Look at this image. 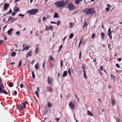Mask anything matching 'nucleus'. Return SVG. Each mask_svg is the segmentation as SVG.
<instances>
[{"label": "nucleus", "instance_id": "obj_49", "mask_svg": "<svg viewBox=\"0 0 122 122\" xmlns=\"http://www.w3.org/2000/svg\"><path fill=\"white\" fill-rule=\"evenodd\" d=\"M19 16H21L22 17H23L24 16V15L22 14H21L20 13L19 14Z\"/></svg>", "mask_w": 122, "mask_h": 122}, {"label": "nucleus", "instance_id": "obj_13", "mask_svg": "<svg viewBox=\"0 0 122 122\" xmlns=\"http://www.w3.org/2000/svg\"><path fill=\"white\" fill-rule=\"evenodd\" d=\"M38 63H37L35 65V66L36 70L37 71H38V70L39 69V67L38 66Z\"/></svg>", "mask_w": 122, "mask_h": 122}, {"label": "nucleus", "instance_id": "obj_7", "mask_svg": "<svg viewBox=\"0 0 122 122\" xmlns=\"http://www.w3.org/2000/svg\"><path fill=\"white\" fill-rule=\"evenodd\" d=\"M53 27L51 25H50L49 26H46V30H50L51 31L53 30Z\"/></svg>", "mask_w": 122, "mask_h": 122}, {"label": "nucleus", "instance_id": "obj_5", "mask_svg": "<svg viewBox=\"0 0 122 122\" xmlns=\"http://www.w3.org/2000/svg\"><path fill=\"white\" fill-rule=\"evenodd\" d=\"M53 81L52 78L48 76L47 77V82L49 85H51Z\"/></svg>", "mask_w": 122, "mask_h": 122}, {"label": "nucleus", "instance_id": "obj_40", "mask_svg": "<svg viewBox=\"0 0 122 122\" xmlns=\"http://www.w3.org/2000/svg\"><path fill=\"white\" fill-rule=\"evenodd\" d=\"M12 12V10L11 9H10V10H9V12H8L6 14L7 15L8 14H9L10 13Z\"/></svg>", "mask_w": 122, "mask_h": 122}, {"label": "nucleus", "instance_id": "obj_41", "mask_svg": "<svg viewBox=\"0 0 122 122\" xmlns=\"http://www.w3.org/2000/svg\"><path fill=\"white\" fill-rule=\"evenodd\" d=\"M68 72L69 74H70V75H71V72L70 68H69L68 69Z\"/></svg>", "mask_w": 122, "mask_h": 122}, {"label": "nucleus", "instance_id": "obj_34", "mask_svg": "<svg viewBox=\"0 0 122 122\" xmlns=\"http://www.w3.org/2000/svg\"><path fill=\"white\" fill-rule=\"evenodd\" d=\"M21 60H20V61L19 62V64L18 65V66L19 67H20L21 66Z\"/></svg>", "mask_w": 122, "mask_h": 122}, {"label": "nucleus", "instance_id": "obj_48", "mask_svg": "<svg viewBox=\"0 0 122 122\" xmlns=\"http://www.w3.org/2000/svg\"><path fill=\"white\" fill-rule=\"evenodd\" d=\"M82 38L80 40V42H79V44H81L82 43Z\"/></svg>", "mask_w": 122, "mask_h": 122}, {"label": "nucleus", "instance_id": "obj_3", "mask_svg": "<svg viewBox=\"0 0 122 122\" xmlns=\"http://www.w3.org/2000/svg\"><path fill=\"white\" fill-rule=\"evenodd\" d=\"M2 86L3 88H4V85L2 84H1L0 85V92L2 93H4L6 95L8 94V93L7 91H6L4 89H2L1 86Z\"/></svg>", "mask_w": 122, "mask_h": 122}, {"label": "nucleus", "instance_id": "obj_26", "mask_svg": "<svg viewBox=\"0 0 122 122\" xmlns=\"http://www.w3.org/2000/svg\"><path fill=\"white\" fill-rule=\"evenodd\" d=\"M88 24V23H87V22H85L83 25V28H84L85 26L86 27V28Z\"/></svg>", "mask_w": 122, "mask_h": 122}, {"label": "nucleus", "instance_id": "obj_37", "mask_svg": "<svg viewBox=\"0 0 122 122\" xmlns=\"http://www.w3.org/2000/svg\"><path fill=\"white\" fill-rule=\"evenodd\" d=\"M62 47V45L61 44L60 46L59 47V51L58 52H59L61 50Z\"/></svg>", "mask_w": 122, "mask_h": 122}, {"label": "nucleus", "instance_id": "obj_16", "mask_svg": "<svg viewBox=\"0 0 122 122\" xmlns=\"http://www.w3.org/2000/svg\"><path fill=\"white\" fill-rule=\"evenodd\" d=\"M67 74V71H65L63 73V75L62 77H65L66 76Z\"/></svg>", "mask_w": 122, "mask_h": 122}, {"label": "nucleus", "instance_id": "obj_4", "mask_svg": "<svg viewBox=\"0 0 122 122\" xmlns=\"http://www.w3.org/2000/svg\"><path fill=\"white\" fill-rule=\"evenodd\" d=\"M68 7L70 10H72L74 9V7L72 3L71 2L68 4Z\"/></svg>", "mask_w": 122, "mask_h": 122}, {"label": "nucleus", "instance_id": "obj_20", "mask_svg": "<svg viewBox=\"0 0 122 122\" xmlns=\"http://www.w3.org/2000/svg\"><path fill=\"white\" fill-rule=\"evenodd\" d=\"M69 24L70 25L69 27L70 28H71L73 26L74 24V23L73 22H70L69 23Z\"/></svg>", "mask_w": 122, "mask_h": 122}, {"label": "nucleus", "instance_id": "obj_47", "mask_svg": "<svg viewBox=\"0 0 122 122\" xmlns=\"http://www.w3.org/2000/svg\"><path fill=\"white\" fill-rule=\"evenodd\" d=\"M116 67L117 68H119L120 67V66L118 64V63H117L116 64Z\"/></svg>", "mask_w": 122, "mask_h": 122}, {"label": "nucleus", "instance_id": "obj_32", "mask_svg": "<svg viewBox=\"0 0 122 122\" xmlns=\"http://www.w3.org/2000/svg\"><path fill=\"white\" fill-rule=\"evenodd\" d=\"M39 52L38 51V47L37 48H36L35 50V52L36 53H38Z\"/></svg>", "mask_w": 122, "mask_h": 122}, {"label": "nucleus", "instance_id": "obj_31", "mask_svg": "<svg viewBox=\"0 0 122 122\" xmlns=\"http://www.w3.org/2000/svg\"><path fill=\"white\" fill-rule=\"evenodd\" d=\"M80 1L79 0H76L75 1V3L77 4H79L80 3Z\"/></svg>", "mask_w": 122, "mask_h": 122}, {"label": "nucleus", "instance_id": "obj_44", "mask_svg": "<svg viewBox=\"0 0 122 122\" xmlns=\"http://www.w3.org/2000/svg\"><path fill=\"white\" fill-rule=\"evenodd\" d=\"M14 93L13 94V95L15 96V95H17V92L16 91H14Z\"/></svg>", "mask_w": 122, "mask_h": 122}, {"label": "nucleus", "instance_id": "obj_22", "mask_svg": "<svg viewBox=\"0 0 122 122\" xmlns=\"http://www.w3.org/2000/svg\"><path fill=\"white\" fill-rule=\"evenodd\" d=\"M9 86L10 87H12L14 85V84L11 82H10L8 84Z\"/></svg>", "mask_w": 122, "mask_h": 122}, {"label": "nucleus", "instance_id": "obj_61", "mask_svg": "<svg viewBox=\"0 0 122 122\" xmlns=\"http://www.w3.org/2000/svg\"><path fill=\"white\" fill-rule=\"evenodd\" d=\"M26 46V44H23V48H24L25 47V46Z\"/></svg>", "mask_w": 122, "mask_h": 122}, {"label": "nucleus", "instance_id": "obj_54", "mask_svg": "<svg viewBox=\"0 0 122 122\" xmlns=\"http://www.w3.org/2000/svg\"><path fill=\"white\" fill-rule=\"evenodd\" d=\"M96 61V57L94 58L93 60V62H95Z\"/></svg>", "mask_w": 122, "mask_h": 122}, {"label": "nucleus", "instance_id": "obj_30", "mask_svg": "<svg viewBox=\"0 0 122 122\" xmlns=\"http://www.w3.org/2000/svg\"><path fill=\"white\" fill-rule=\"evenodd\" d=\"M84 73V76L85 77L86 79H87V77L86 75V71L83 72Z\"/></svg>", "mask_w": 122, "mask_h": 122}, {"label": "nucleus", "instance_id": "obj_2", "mask_svg": "<svg viewBox=\"0 0 122 122\" xmlns=\"http://www.w3.org/2000/svg\"><path fill=\"white\" fill-rule=\"evenodd\" d=\"M38 11V10L36 9H33L28 10L27 12L30 14L34 15L36 14Z\"/></svg>", "mask_w": 122, "mask_h": 122}, {"label": "nucleus", "instance_id": "obj_42", "mask_svg": "<svg viewBox=\"0 0 122 122\" xmlns=\"http://www.w3.org/2000/svg\"><path fill=\"white\" fill-rule=\"evenodd\" d=\"M16 34L17 36H19L20 34V32L18 31L16 33Z\"/></svg>", "mask_w": 122, "mask_h": 122}, {"label": "nucleus", "instance_id": "obj_50", "mask_svg": "<svg viewBox=\"0 0 122 122\" xmlns=\"http://www.w3.org/2000/svg\"><path fill=\"white\" fill-rule=\"evenodd\" d=\"M23 86V83H21L20 85V86L21 88H22Z\"/></svg>", "mask_w": 122, "mask_h": 122}, {"label": "nucleus", "instance_id": "obj_60", "mask_svg": "<svg viewBox=\"0 0 122 122\" xmlns=\"http://www.w3.org/2000/svg\"><path fill=\"white\" fill-rule=\"evenodd\" d=\"M95 35L94 33L93 34L92 36V38H94V36H95Z\"/></svg>", "mask_w": 122, "mask_h": 122}, {"label": "nucleus", "instance_id": "obj_12", "mask_svg": "<svg viewBox=\"0 0 122 122\" xmlns=\"http://www.w3.org/2000/svg\"><path fill=\"white\" fill-rule=\"evenodd\" d=\"M13 30H14L13 28H11L7 32L8 34L9 35H10L12 32Z\"/></svg>", "mask_w": 122, "mask_h": 122}, {"label": "nucleus", "instance_id": "obj_35", "mask_svg": "<svg viewBox=\"0 0 122 122\" xmlns=\"http://www.w3.org/2000/svg\"><path fill=\"white\" fill-rule=\"evenodd\" d=\"M14 10L15 12H16L19 10V8L18 7H17L16 9H14Z\"/></svg>", "mask_w": 122, "mask_h": 122}, {"label": "nucleus", "instance_id": "obj_38", "mask_svg": "<svg viewBox=\"0 0 122 122\" xmlns=\"http://www.w3.org/2000/svg\"><path fill=\"white\" fill-rule=\"evenodd\" d=\"M57 24V25H60L61 24L60 21L59 20H58L56 23Z\"/></svg>", "mask_w": 122, "mask_h": 122}, {"label": "nucleus", "instance_id": "obj_27", "mask_svg": "<svg viewBox=\"0 0 122 122\" xmlns=\"http://www.w3.org/2000/svg\"><path fill=\"white\" fill-rule=\"evenodd\" d=\"M16 55V53L15 52H13L12 53L11 56L14 57Z\"/></svg>", "mask_w": 122, "mask_h": 122}, {"label": "nucleus", "instance_id": "obj_58", "mask_svg": "<svg viewBox=\"0 0 122 122\" xmlns=\"http://www.w3.org/2000/svg\"><path fill=\"white\" fill-rule=\"evenodd\" d=\"M23 104L24 105V106H23V107L24 108H25L26 107V106L25 105V102H23Z\"/></svg>", "mask_w": 122, "mask_h": 122}, {"label": "nucleus", "instance_id": "obj_63", "mask_svg": "<svg viewBox=\"0 0 122 122\" xmlns=\"http://www.w3.org/2000/svg\"><path fill=\"white\" fill-rule=\"evenodd\" d=\"M117 60L118 61H120L121 60V58H119L117 59Z\"/></svg>", "mask_w": 122, "mask_h": 122}, {"label": "nucleus", "instance_id": "obj_23", "mask_svg": "<svg viewBox=\"0 0 122 122\" xmlns=\"http://www.w3.org/2000/svg\"><path fill=\"white\" fill-rule=\"evenodd\" d=\"M101 38L102 39H103L104 38L105 34L103 32H102L101 34Z\"/></svg>", "mask_w": 122, "mask_h": 122}, {"label": "nucleus", "instance_id": "obj_33", "mask_svg": "<svg viewBox=\"0 0 122 122\" xmlns=\"http://www.w3.org/2000/svg\"><path fill=\"white\" fill-rule=\"evenodd\" d=\"M32 76L33 78H35V75L34 74V72H33V71H32Z\"/></svg>", "mask_w": 122, "mask_h": 122}, {"label": "nucleus", "instance_id": "obj_43", "mask_svg": "<svg viewBox=\"0 0 122 122\" xmlns=\"http://www.w3.org/2000/svg\"><path fill=\"white\" fill-rule=\"evenodd\" d=\"M62 60H60V67H61L62 66Z\"/></svg>", "mask_w": 122, "mask_h": 122}, {"label": "nucleus", "instance_id": "obj_8", "mask_svg": "<svg viewBox=\"0 0 122 122\" xmlns=\"http://www.w3.org/2000/svg\"><path fill=\"white\" fill-rule=\"evenodd\" d=\"M89 8L83 10V12L84 13L87 15L89 14V11H90Z\"/></svg>", "mask_w": 122, "mask_h": 122}, {"label": "nucleus", "instance_id": "obj_1", "mask_svg": "<svg viewBox=\"0 0 122 122\" xmlns=\"http://www.w3.org/2000/svg\"><path fill=\"white\" fill-rule=\"evenodd\" d=\"M54 4L56 5L57 7L58 8H64L66 5L65 2L63 0L56 1L55 3Z\"/></svg>", "mask_w": 122, "mask_h": 122}, {"label": "nucleus", "instance_id": "obj_11", "mask_svg": "<svg viewBox=\"0 0 122 122\" xmlns=\"http://www.w3.org/2000/svg\"><path fill=\"white\" fill-rule=\"evenodd\" d=\"M9 4L5 3L4 6V9L6 11L8 7L9 6Z\"/></svg>", "mask_w": 122, "mask_h": 122}, {"label": "nucleus", "instance_id": "obj_17", "mask_svg": "<svg viewBox=\"0 0 122 122\" xmlns=\"http://www.w3.org/2000/svg\"><path fill=\"white\" fill-rule=\"evenodd\" d=\"M82 68L83 70V72L85 71L86 66L85 64H83L82 65Z\"/></svg>", "mask_w": 122, "mask_h": 122}, {"label": "nucleus", "instance_id": "obj_25", "mask_svg": "<svg viewBox=\"0 0 122 122\" xmlns=\"http://www.w3.org/2000/svg\"><path fill=\"white\" fill-rule=\"evenodd\" d=\"M49 60L52 61L53 60V59L51 55H50L49 57Z\"/></svg>", "mask_w": 122, "mask_h": 122}, {"label": "nucleus", "instance_id": "obj_15", "mask_svg": "<svg viewBox=\"0 0 122 122\" xmlns=\"http://www.w3.org/2000/svg\"><path fill=\"white\" fill-rule=\"evenodd\" d=\"M30 47V46H26L24 48H23V49L22 50V51H24L28 49Z\"/></svg>", "mask_w": 122, "mask_h": 122}, {"label": "nucleus", "instance_id": "obj_28", "mask_svg": "<svg viewBox=\"0 0 122 122\" xmlns=\"http://www.w3.org/2000/svg\"><path fill=\"white\" fill-rule=\"evenodd\" d=\"M73 36V34L72 33L69 36V38L70 39H71Z\"/></svg>", "mask_w": 122, "mask_h": 122}, {"label": "nucleus", "instance_id": "obj_10", "mask_svg": "<svg viewBox=\"0 0 122 122\" xmlns=\"http://www.w3.org/2000/svg\"><path fill=\"white\" fill-rule=\"evenodd\" d=\"M70 108L72 110L74 109V106L73 103L72 102H70L69 104Z\"/></svg>", "mask_w": 122, "mask_h": 122}, {"label": "nucleus", "instance_id": "obj_51", "mask_svg": "<svg viewBox=\"0 0 122 122\" xmlns=\"http://www.w3.org/2000/svg\"><path fill=\"white\" fill-rule=\"evenodd\" d=\"M106 10L107 12L109 10H110V9L109 8H108L107 7L106 8Z\"/></svg>", "mask_w": 122, "mask_h": 122}, {"label": "nucleus", "instance_id": "obj_53", "mask_svg": "<svg viewBox=\"0 0 122 122\" xmlns=\"http://www.w3.org/2000/svg\"><path fill=\"white\" fill-rule=\"evenodd\" d=\"M60 119V118H56L55 119L56 121L57 122H58L59 120Z\"/></svg>", "mask_w": 122, "mask_h": 122}, {"label": "nucleus", "instance_id": "obj_56", "mask_svg": "<svg viewBox=\"0 0 122 122\" xmlns=\"http://www.w3.org/2000/svg\"><path fill=\"white\" fill-rule=\"evenodd\" d=\"M81 51H80V53H79V58L80 59L81 58Z\"/></svg>", "mask_w": 122, "mask_h": 122}, {"label": "nucleus", "instance_id": "obj_24", "mask_svg": "<svg viewBox=\"0 0 122 122\" xmlns=\"http://www.w3.org/2000/svg\"><path fill=\"white\" fill-rule=\"evenodd\" d=\"M52 106V104L49 102H48L47 103V106L49 107H50Z\"/></svg>", "mask_w": 122, "mask_h": 122}, {"label": "nucleus", "instance_id": "obj_45", "mask_svg": "<svg viewBox=\"0 0 122 122\" xmlns=\"http://www.w3.org/2000/svg\"><path fill=\"white\" fill-rule=\"evenodd\" d=\"M46 19V18L45 17H43V21H44V22L45 21Z\"/></svg>", "mask_w": 122, "mask_h": 122}, {"label": "nucleus", "instance_id": "obj_39", "mask_svg": "<svg viewBox=\"0 0 122 122\" xmlns=\"http://www.w3.org/2000/svg\"><path fill=\"white\" fill-rule=\"evenodd\" d=\"M35 94L38 97H39V93L37 91H36L35 92Z\"/></svg>", "mask_w": 122, "mask_h": 122}, {"label": "nucleus", "instance_id": "obj_6", "mask_svg": "<svg viewBox=\"0 0 122 122\" xmlns=\"http://www.w3.org/2000/svg\"><path fill=\"white\" fill-rule=\"evenodd\" d=\"M89 9L90 10L89 11V14L93 15L96 12L94 8H90Z\"/></svg>", "mask_w": 122, "mask_h": 122}, {"label": "nucleus", "instance_id": "obj_29", "mask_svg": "<svg viewBox=\"0 0 122 122\" xmlns=\"http://www.w3.org/2000/svg\"><path fill=\"white\" fill-rule=\"evenodd\" d=\"M115 100L113 99H112V105L114 106L115 105Z\"/></svg>", "mask_w": 122, "mask_h": 122}, {"label": "nucleus", "instance_id": "obj_19", "mask_svg": "<svg viewBox=\"0 0 122 122\" xmlns=\"http://www.w3.org/2000/svg\"><path fill=\"white\" fill-rule=\"evenodd\" d=\"M87 114L88 115L90 116H93V115L92 113H91L90 111L88 110L87 111Z\"/></svg>", "mask_w": 122, "mask_h": 122}, {"label": "nucleus", "instance_id": "obj_9", "mask_svg": "<svg viewBox=\"0 0 122 122\" xmlns=\"http://www.w3.org/2000/svg\"><path fill=\"white\" fill-rule=\"evenodd\" d=\"M108 33L109 38L111 39H112V38L111 35L112 32L110 28H109L108 29Z\"/></svg>", "mask_w": 122, "mask_h": 122}, {"label": "nucleus", "instance_id": "obj_36", "mask_svg": "<svg viewBox=\"0 0 122 122\" xmlns=\"http://www.w3.org/2000/svg\"><path fill=\"white\" fill-rule=\"evenodd\" d=\"M46 63V60H45L44 62L42 64V67L43 68H44L45 67V65Z\"/></svg>", "mask_w": 122, "mask_h": 122}, {"label": "nucleus", "instance_id": "obj_52", "mask_svg": "<svg viewBox=\"0 0 122 122\" xmlns=\"http://www.w3.org/2000/svg\"><path fill=\"white\" fill-rule=\"evenodd\" d=\"M98 72L99 73H100V75H102V72H101V71H100V70H98Z\"/></svg>", "mask_w": 122, "mask_h": 122}, {"label": "nucleus", "instance_id": "obj_62", "mask_svg": "<svg viewBox=\"0 0 122 122\" xmlns=\"http://www.w3.org/2000/svg\"><path fill=\"white\" fill-rule=\"evenodd\" d=\"M111 76L112 78H114V79H115V77L112 74L111 75Z\"/></svg>", "mask_w": 122, "mask_h": 122}, {"label": "nucleus", "instance_id": "obj_57", "mask_svg": "<svg viewBox=\"0 0 122 122\" xmlns=\"http://www.w3.org/2000/svg\"><path fill=\"white\" fill-rule=\"evenodd\" d=\"M12 17L11 16H10L9 17V18H8V21H9L10 20H11V19H12Z\"/></svg>", "mask_w": 122, "mask_h": 122}, {"label": "nucleus", "instance_id": "obj_55", "mask_svg": "<svg viewBox=\"0 0 122 122\" xmlns=\"http://www.w3.org/2000/svg\"><path fill=\"white\" fill-rule=\"evenodd\" d=\"M66 36H65V37H64L62 40V41H63L64 43V41L66 39Z\"/></svg>", "mask_w": 122, "mask_h": 122}, {"label": "nucleus", "instance_id": "obj_14", "mask_svg": "<svg viewBox=\"0 0 122 122\" xmlns=\"http://www.w3.org/2000/svg\"><path fill=\"white\" fill-rule=\"evenodd\" d=\"M32 51L31 50L30 51L28 52V54L27 55V57L28 56H31L32 55Z\"/></svg>", "mask_w": 122, "mask_h": 122}, {"label": "nucleus", "instance_id": "obj_64", "mask_svg": "<svg viewBox=\"0 0 122 122\" xmlns=\"http://www.w3.org/2000/svg\"><path fill=\"white\" fill-rule=\"evenodd\" d=\"M100 69L102 70H103V68L102 66H101L100 67Z\"/></svg>", "mask_w": 122, "mask_h": 122}, {"label": "nucleus", "instance_id": "obj_46", "mask_svg": "<svg viewBox=\"0 0 122 122\" xmlns=\"http://www.w3.org/2000/svg\"><path fill=\"white\" fill-rule=\"evenodd\" d=\"M15 14H16V13L15 12H13L12 13L11 15H12L14 16L15 15Z\"/></svg>", "mask_w": 122, "mask_h": 122}, {"label": "nucleus", "instance_id": "obj_59", "mask_svg": "<svg viewBox=\"0 0 122 122\" xmlns=\"http://www.w3.org/2000/svg\"><path fill=\"white\" fill-rule=\"evenodd\" d=\"M51 23L52 24H56V22H54V21H51Z\"/></svg>", "mask_w": 122, "mask_h": 122}, {"label": "nucleus", "instance_id": "obj_18", "mask_svg": "<svg viewBox=\"0 0 122 122\" xmlns=\"http://www.w3.org/2000/svg\"><path fill=\"white\" fill-rule=\"evenodd\" d=\"M23 107V105L21 104H20L18 107V109L20 110Z\"/></svg>", "mask_w": 122, "mask_h": 122}, {"label": "nucleus", "instance_id": "obj_21", "mask_svg": "<svg viewBox=\"0 0 122 122\" xmlns=\"http://www.w3.org/2000/svg\"><path fill=\"white\" fill-rule=\"evenodd\" d=\"M53 17L54 18H58V14L56 12L54 15Z\"/></svg>", "mask_w": 122, "mask_h": 122}]
</instances>
